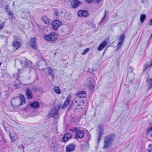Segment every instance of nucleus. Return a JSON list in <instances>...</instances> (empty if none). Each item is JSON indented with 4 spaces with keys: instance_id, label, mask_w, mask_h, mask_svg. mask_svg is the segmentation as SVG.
Returning <instances> with one entry per match:
<instances>
[{
    "instance_id": "19",
    "label": "nucleus",
    "mask_w": 152,
    "mask_h": 152,
    "mask_svg": "<svg viewBox=\"0 0 152 152\" xmlns=\"http://www.w3.org/2000/svg\"><path fill=\"white\" fill-rule=\"evenodd\" d=\"M30 106L31 108L36 109L39 107L40 105L39 102L35 101L31 103L30 104Z\"/></svg>"
},
{
    "instance_id": "17",
    "label": "nucleus",
    "mask_w": 152,
    "mask_h": 152,
    "mask_svg": "<svg viewBox=\"0 0 152 152\" xmlns=\"http://www.w3.org/2000/svg\"><path fill=\"white\" fill-rule=\"evenodd\" d=\"M75 148V145L73 144H71L66 147V152H70L73 151Z\"/></svg>"
},
{
    "instance_id": "3",
    "label": "nucleus",
    "mask_w": 152,
    "mask_h": 152,
    "mask_svg": "<svg viewBox=\"0 0 152 152\" xmlns=\"http://www.w3.org/2000/svg\"><path fill=\"white\" fill-rule=\"evenodd\" d=\"M58 35L55 32H52L48 35L44 36V39L49 41H54L56 40L58 38Z\"/></svg>"
},
{
    "instance_id": "46",
    "label": "nucleus",
    "mask_w": 152,
    "mask_h": 152,
    "mask_svg": "<svg viewBox=\"0 0 152 152\" xmlns=\"http://www.w3.org/2000/svg\"><path fill=\"white\" fill-rule=\"evenodd\" d=\"M3 5V0H0V7H1Z\"/></svg>"
},
{
    "instance_id": "58",
    "label": "nucleus",
    "mask_w": 152,
    "mask_h": 152,
    "mask_svg": "<svg viewBox=\"0 0 152 152\" xmlns=\"http://www.w3.org/2000/svg\"><path fill=\"white\" fill-rule=\"evenodd\" d=\"M89 136H90V134H89Z\"/></svg>"
},
{
    "instance_id": "43",
    "label": "nucleus",
    "mask_w": 152,
    "mask_h": 152,
    "mask_svg": "<svg viewBox=\"0 0 152 152\" xmlns=\"http://www.w3.org/2000/svg\"><path fill=\"white\" fill-rule=\"evenodd\" d=\"M101 137H101L99 136V137H98V138L97 140V143H98V144L99 143V142L101 140Z\"/></svg>"
},
{
    "instance_id": "55",
    "label": "nucleus",
    "mask_w": 152,
    "mask_h": 152,
    "mask_svg": "<svg viewBox=\"0 0 152 152\" xmlns=\"http://www.w3.org/2000/svg\"><path fill=\"white\" fill-rule=\"evenodd\" d=\"M77 105L78 106H80V104H78Z\"/></svg>"
},
{
    "instance_id": "48",
    "label": "nucleus",
    "mask_w": 152,
    "mask_h": 152,
    "mask_svg": "<svg viewBox=\"0 0 152 152\" xmlns=\"http://www.w3.org/2000/svg\"><path fill=\"white\" fill-rule=\"evenodd\" d=\"M101 1V0H96V1L97 3H99Z\"/></svg>"
},
{
    "instance_id": "36",
    "label": "nucleus",
    "mask_w": 152,
    "mask_h": 152,
    "mask_svg": "<svg viewBox=\"0 0 152 152\" xmlns=\"http://www.w3.org/2000/svg\"><path fill=\"white\" fill-rule=\"evenodd\" d=\"M64 16L66 19L68 20L70 18L71 15L69 13H66L65 14Z\"/></svg>"
},
{
    "instance_id": "26",
    "label": "nucleus",
    "mask_w": 152,
    "mask_h": 152,
    "mask_svg": "<svg viewBox=\"0 0 152 152\" xmlns=\"http://www.w3.org/2000/svg\"><path fill=\"white\" fill-rule=\"evenodd\" d=\"M10 136L11 141L14 142L16 139V136L13 134H10Z\"/></svg>"
},
{
    "instance_id": "32",
    "label": "nucleus",
    "mask_w": 152,
    "mask_h": 152,
    "mask_svg": "<svg viewBox=\"0 0 152 152\" xmlns=\"http://www.w3.org/2000/svg\"><path fill=\"white\" fill-rule=\"evenodd\" d=\"M31 89L34 93H36L37 91V88L35 85H33L30 87Z\"/></svg>"
},
{
    "instance_id": "49",
    "label": "nucleus",
    "mask_w": 152,
    "mask_h": 152,
    "mask_svg": "<svg viewBox=\"0 0 152 152\" xmlns=\"http://www.w3.org/2000/svg\"><path fill=\"white\" fill-rule=\"evenodd\" d=\"M14 86L15 87H16L17 86V84L16 83H15L14 85Z\"/></svg>"
},
{
    "instance_id": "16",
    "label": "nucleus",
    "mask_w": 152,
    "mask_h": 152,
    "mask_svg": "<svg viewBox=\"0 0 152 152\" xmlns=\"http://www.w3.org/2000/svg\"><path fill=\"white\" fill-rule=\"evenodd\" d=\"M46 69L47 70V72L48 73V75L51 76L52 80L54 81V80L55 76L53 70L50 67H48L46 68Z\"/></svg>"
},
{
    "instance_id": "11",
    "label": "nucleus",
    "mask_w": 152,
    "mask_h": 152,
    "mask_svg": "<svg viewBox=\"0 0 152 152\" xmlns=\"http://www.w3.org/2000/svg\"><path fill=\"white\" fill-rule=\"evenodd\" d=\"M84 134L85 132L84 131H79L76 133L75 137L78 140L79 138H82L84 137Z\"/></svg>"
},
{
    "instance_id": "18",
    "label": "nucleus",
    "mask_w": 152,
    "mask_h": 152,
    "mask_svg": "<svg viewBox=\"0 0 152 152\" xmlns=\"http://www.w3.org/2000/svg\"><path fill=\"white\" fill-rule=\"evenodd\" d=\"M26 96L29 99H31L33 98L32 93L30 89L27 88L26 90Z\"/></svg>"
},
{
    "instance_id": "45",
    "label": "nucleus",
    "mask_w": 152,
    "mask_h": 152,
    "mask_svg": "<svg viewBox=\"0 0 152 152\" xmlns=\"http://www.w3.org/2000/svg\"><path fill=\"white\" fill-rule=\"evenodd\" d=\"M93 1V0H86V1L89 3H91Z\"/></svg>"
},
{
    "instance_id": "10",
    "label": "nucleus",
    "mask_w": 152,
    "mask_h": 152,
    "mask_svg": "<svg viewBox=\"0 0 152 152\" xmlns=\"http://www.w3.org/2000/svg\"><path fill=\"white\" fill-rule=\"evenodd\" d=\"M37 43L36 39L34 38H31L29 42L30 45L32 48L34 50L37 49Z\"/></svg>"
},
{
    "instance_id": "37",
    "label": "nucleus",
    "mask_w": 152,
    "mask_h": 152,
    "mask_svg": "<svg viewBox=\"0 0 152 152\" xmlns=\"http://www.w3.org/2000/svg\"><path fill=\"white\" fill-rule=\"evenodd\" d=\"M18 148L20 149H23L22 152H24V146L22 145H19L18 147Z\"/></svg>"
},
{
    "instance_id": "21",
    "label": "nucleus",
    "mask_w": 152,
    "mask_h": 152,
    "mask_svg": "<svg viewBox=\"0 0 152 152\" xmlns=\"http://www.w3.org/2000/svg\"><path fill=\"white\" fill-rule=\"evenodd\" d=\"M70 99V98L69 96H68L66 97L62 106V108L63 109L65 108L66 106L69 102Z\"/></svg>"
},
{
    "instance_id": "53",
    "label": "nucleus",
    "mask_w": 152,
    "mask_h": 152,
    "mask_svg": "<svg viewBox=\"0 0 152 152\" xmlns=\"http://www.w3.org/2000/svg\"><path fill=\"white\" fill-rule=\"evenodd\" d=\"M56 52H55V53H54V56H55L56 55Z\"/></svg>"
},
{
    "instance_id": "23",
    "label": "nucleus",
    "mask_w": 152,
    "mask_h": 152,
    "mask_svg": "<svg viewBox=\"0 0 152 152\" xmlns=\"http://www.w3.org/2000/svg\"><path fill=\"white\" fill-rule=\"evenodd\" d=\"M99 129L98 135L99 136L102 137L104 132V129L101 127L100 125L99 126Z\"/></svg>"
},
{
    "instance_id": "4",
    "label": "nucleus",
    "mask_w": 152,
    "mask_h": 152,
    "mask_svg": "<svg viewBox=\"0 0 152 152\" xmlns=\"http://www.w3.org/2000/svg\"><path fill=\"white\" fill-rule=\"evenodd\" d=\"M59 108L58 107L57 109L56 108L52 109L49 112L48 114L49 118L53 117L54 118H56L58 116V112Z\"/></svg>"
},
{
    "instance_id": "7",
    "label": "nucleus",
    "mask_w": 152,
    "mask_h": 152,
    "mask_svg": "<svg viewBox=\"0 0 152 152\" xmlns=\"http://www.w3.org/2000/svg\"><path fill=\"white\" fill-rule=\"evenodd\" d=\"M61 24V22L59 20H55L52 23V25L53 29L55 30H56Z\"/></svg>"
},
{
    "instance_id": "13",
    "label": "nucleus",
    "mask_w": 152,
    "mask_h": 152,
    "mask_svg": "<svg viewBox=\"0 0 152 152\" xmlns=\"http://www.w3.org/2000/svg\"><path fill=\"white\" fill-rule=\"evenodd\" d=\"M72 136V135L69 133L66 134L62 138L61 140L63 142H66Z\"/></svg>"
},
{
    "instance_id": "50",
    "label": "nucleus",
    "mask_w": 152,
    "mask_h": 152,
    "mask_svg": "<svg viewBox=\"0 0 152 152\" xmlns=\"http://www.w3.org/2000/svg\"><path fill=\"white\" fill-rule=\"evenodd\" d=\"M148 152H152V150L148 149Z\"/></svg>"
},
{
    "instance_id": "2",
    "label": "nucleus",
    "mask_w": 152,
    "mask_h": 152,
    "mask_svg": "<svg viewBox=\"0 0 152 152\" xmlns=\"http://www.w3.org/2000/svg\"><path fill=\"white\" fill-rule=\"evenodd\" d=\"M115 135L112 133L106 136L104 138L103 149H105L110 147L114 140Z\"/></svg>"
},
{
    "instance_id": "20",
    "label": "nucleus",
    "mask_w": 152,
    "mask_h": 152,
    "mask_svg": "<svg viewBox=\"0 0 152 152\" xmlns=\"http://www.w3.org/2000/svg\"><path fill=\"white\" fill-rule=\"evenodd\" d=\"M107 44V42L106 41L104 40L103 41L98 47L97 50L98 51L101 50L102 49L104 48L106 46Z\"/></svg>"
},
{
    "instance_id": "27",
    "label": "nucleus",
    "mask_w": 152,
    "mask_h": 152,
    "mask_svg": "<svg viewBox=\"0 0 152 152\" xmlns=\"http://www.w3.org/2000/svg\"><path fill=\"white\" fill-rule=\"evenodd\" d=\"M88 87L90 90H93L94 88V85L92 83L91 80H89Z\"/></svg>"
},
{
    "instance_id": "5",
    "label": "nucleus",
    "mask_w": 152,
    "mask_h": 152,
    "mask_svg": "<svg viewBox=\"0 0 152 152\" xmlns=\"http://www.w3.org/2000/svg\"><path fill=\"white\" fill-rule=\"evenodd\" d=\"M19 61L23 67H27L30 66L31 62L28 61V60L25 58H23L19 60Z\"/></svg>"
},
{
    "instance_id": "51",
    "label": "nucleus",
    "mask_w": 152,
    "mask_h": 152,
    "mask_svg": "<svg viewBox=\"0 0 152 152\" xmlns=\"http://www.w3.org/2000/svg\"><path fill=\"white\" fill-rule=\"evenodd\" d=\"M81 102H82V103L83 104H85V102H84V100H81Z\"/></svg>"
},
{
    "instance_id": "44",
    "label": "nucleus",
    "mask_w": 152,
    "mask_h": 152,
    "mask_svg": "<svg viewBox=\"0 0 152 152\" xmlns=\"http://www.w3.org/2000/svg\"><path fill=\"white\" fill-rule=\"evenodd\" d=\"M117 16V13H115L112 16L113 18H115Z\"/></svg>"
},
{
    "instance_id": "47",
    "label": "nucleus",
    "mask_w": 152,
    "mask_h": 152,
    "mask_svg": "<svg viewBox=\"0 0 152 152\" xmlns=\"http://www.w3.org/2000/svg\"><path fill=\"white\" fill-rule=\"evenodd\" d=\"M37 90L39 91L40 92H42V89L40 87L37 88Z\"/></svg>"
},
{
    "instance_id": "6",
    "label": "nucleus",
    "mask_w": 152,
    "mask_h": 152,
    "mask_svg": "<svg viewBox=\"0 0 152 152\" xmlns=\"http://www.w3.org/2000/svg\"><path fill=\"white\" fill-rule=\"evenodd\" d=\"M128 73L127 76V78L131 80L133 78L134 74L133 72V69L132 67L130 66L128 68Z\"/></svg>"
},
{
    "instance_id": "9",
    "label": "nucleus",
    "mask_w": 152,
    "mask_h": 152,
    "mask_svg": "<svg viewBox=\"0 0 152 152\" xmlns=\"http://www.w3.org/2000/svg\"><path fill=\"white\" fill-rule=\"evenodd\" d=\"M77 15L79 17L86 18L88 16V13L87 10H80L78 12Z\"/></svg>"
},
{
    "instance_id": "35",
    "label": "nucleus",
    "mask_w": 152,
    "mask_h": 152,
    "mask_svg": "<svg viewBox=\"0 0 152 152\" xmlns=\"http://www.w3.org/2000/svg\"><path fill=\"white\" fill-rule=\"evenodd\" d=\"M54 15L56 17V18H58L59 17V15L58 14V10L56 9H54Z\"/></svg>"
},
{
    "instance_id": "33",
    "label": "nucleus",
    "mask_w": 152,
    "mask_h": 152,
    "mask_svg": "<svg viewBox=\"0 0 152 152\" xmlns=\"http://www.w3.org/2000/svg\"><path fill=\"white\" fill-rule=\"evenodd\" d=\"M7 12L8 13V15L9 16V18H12L13 16V12H11L10 10L9 11L8 10Z\"/></svg>"
},
{
    "instance_id": "40",
    "label": "nucleus",
    "mask_w": 152,
    "mask_h": 152,
    "mask_svg": "<svg viewBox=\"0 0 152 152\" xmlns=\"http://www.w3.org/2000/svg\"><path fill=\"white\" fill-rule=\"evenodd\" d=\"M9 7V6L8 5H7L5 7V9L7 12L8 10L9 11L10 10V9L8 8Z\"/></svg>"
},
{
    "instance_id": "24",
    "label": "nucleus",
    "mask_w": 152,
    "mask_h": 152,
    "mask_svg": "<svg viewBox=\"0 0 152 152\" xmlns=\"http://www.w3.org/2000/svg\"><path fill=\"white\" fill-rule=\"evenodd\" d=\"M58 145L56 144L52 143L50 147L51 149L53 151H55L57 149Z\"/></svg>"
},
{
    "instance_id": "52",
    "label": "nucleus",
    "mask_w": 152,
    "mask_h": 152,
    "mask_svg": "<svg viewBox=\"0 0 152 152\" xmlns=\"http://www.w3.org/2000/svg\"><path fill=\"white\" fill-rule=\"evenodd\" d=\"M152 146V144H149V145L148 147H151Z\"/></svg>"
},
{
    "instance_id": "14",
    "label": "nucleus",
    "mask_w": 152,
    "mask_h": 152,
    "mask_svg": "<svg viewBox=\"0 0 152 152\" xmlns=\"http://www.w3.org/2000/svg\"><path fill=\"white\" fill-rule=\"evenodd\" d=\"M12 46L13 49L16 50L20 47L21 43L18 41H15L12 42Z\"/></svg>"
},
{
    "instance_id": "31",
    "label": "nucleus",
    "mask_w": 152,
    "mask_h": 152,
    "mask_svg": "<svg viewBox=\"0 0 152 152\" xmlns=\"http://www.w3.org/2000/svg\"><path fill=\"white\" fill-rule=\"evenodd\" d=\"M146 18V15L145 14H142L140 16V20L141 23L143 22Z\"/></svg>"
},
{
    "instance_id": "25",
    "label": "nucleus",
    "mask_w": 152,
    "mask_h": 152,
    "mask_svg": "<svg viewBox=\"0 0 152 152\" xmlns=\"http://www.w3.org/2000/svg\"><path fill=\"white\" fill-rule=\"evenodd\" d=\"M147 135L149 134L152 138V126L147 130Z\"/></svg>"
},
{
    "instance_id": "54",
    "label": "nucleus",
    "mask_w": 152,
    "mask_h": 152,
    "mask_svg": "<svg viewBox=\"0 0 152 152\" xmlns=\"http://www.w3.org/2000/svg\"><path fill=\"white\" fill-rule=\"evenodd\" d=\"M77 102H78V101H77V100H75V103H77Z\"/></svg>"
},
{
    "instance_id": "57",
    "label": "nucleus",
    "mask_w": 152,
    "mask_h": 152,
    "mask_svg": "<svg viewBox=\"0 0 152 152\" xmlns=\"http://www.w3.org/2000/svg\"><path fill=\"white\" fill-rule=\"evenodd\" d=\"M80 109H83V107H81V108H80Z\"/></svg>"
},
{
    "instance_id": "22",
    "label": "nucleus",
    "mask_w": 152,
    "mask_h": 152,
    "mask_svg": "<svg viewBox=\"0 0 152 152\" xmlns=\"http://www.w3.org/2000/svg\"><path fill=\"white\" fill-rule=\"evenodd\" d=\"M152 66V63L150 62L149 63L146 64L144 66V68L143 69V71H145L148 68L151 67Z\"/></svg>"
},
{
    "instance_id": "12",
    "label": "nucleus",
    "mask_w": 152,
    "mask_h": 152,
    "mask_svg": "<svg viewBox=\"0 0 152 152\" xmlns=\"http://www.w3.org/2000/svg\"><path fill=\"white\" fill-rule=\"evenodd\" d=\"M77 97L80 98H84L87 96L86 92L84 91H80L78 92L76 94Z\"/></svg>"
},
{
    "instance_id": "15",
    "label": "nucleus",
    "mask_w": 152,
    "mask_h": 152,
    "mask_svg": "<svg viewBox=\"0 0 152 152\" xmlns=\"http://www.w3.org/2000/svg\"><path fill=\"white\" fill-rule=\"evenodd\" d=\"M80 4V1L78 0H73L71 2V5L72 7L74 8H76Z\"/></svg>"
},
{
    "instance_id": "1",
    "label": "nucleus",
    "mask_w": 152,
    "mask_h": 152,
    "mask_svg": "<svg viewBox=\"0 0 152 152\" xmlns=\"http://www.w3.org/2000/svg\"><path fill=\"white\" fill-rule=\"evenodd\" d=\"M26 102L25 99L23 95L20 94L19 96L12 99L11 101L12 105L15 107H17L23 104Z\"/></svg>"
},
{
    "instance_id": "29",
    "label": "nucleus",
    "mask_w": 152,
    "mask_h": 152,
    "mask_svg": "<svg viewBox=\"0 0 152 152\" xmlns=\"http://www.w3.org/2000/svg\"><path fill=\"white\" fill-rule=\"evenodd\" d=\"M148 89L149 90L152 88V78L148 80Z\"/></svg>"
},
{
    "instance_id": "38",
    "label": "nucleus",
    "mask_w": 152,
    "mask_h": 152,
    "mask_svg": "<svg viewBox=\"0 0 152 152\" xmlns=\"http://www.w3.org/2000/svg\"><path fill=\"white\" fill-rule=\"evenodd\" d=\"M89 50V48H86L83 51V52L81 54L83 55H85Z\"/></svg>"
},
{
    "instance_id": "8",
    "label": "nucleus",
    "mask_w": 152,
    "mask_h": 152,
    "mask_svg": "<svg viewBox=\"0 0 152 152\" xmlns=\"http://www.w3.org/2000/svg\"><path fill=\"white\" fill-rule=\"evenodd\" d=\"M125 36L123 34H121L120 35V37L118 39V42L117 45L118 48L121 47L122 45L124 43V41L125 39Z\"/></svg>"
},
{
    "instance_id": "41",
    "label": "nucleus",
    "mask_w": 152,
    "mask_h": 152,
    "mask_svg": "<svg viewBox=\"0 0 152 152\" xmlns=\"http://www.w3.org/2000/svg\"><path fill=\"white\" fill-rule=\"evenodd\" d=\"M148 24L150 26H152V18L151 19L150 21H148Z\"/></svg>"
},
{
    "instance_id": "34",
    "label": "nucleus",
    "mask_w": 152,
    "mask_h": 152,
    "mask_svg": "<svg viewBox=\"0 0 152 152\" xmlns=\"http://www.w3.org/2000/svg\"><path fill=\"white\" fill-rule=\"evenodd\" d=\"M79 129H78L77 127L72 128L69 129V130L71 131H72L74 132L77 133V132L79 130Z\"/></svg>"
},
{
    "instance_id": "30",
    "label": "nucleus",
    "mask_w": 152,
    "mask_h": 152,
    "mask_svg": "<svg viewBox=\"0 0 152 152\" xmlns=\"http://www.w3.org/2000/svg\"><path fill=\"white\" fill-rule=\"evenodd\" d=\"M54 91L57 94H60L61 93V91L58 87L55 86L54 88Z\"/></svg>"
},
{
    "instance_id": "56",
    "label": "nucleus",
    "mask_w": 152,
    "mask_h": 152,
    "mask_svg": "<svg viewBox=\"0 0 152 152\" xmlns=\"http://www.w3.org/2000/svg\"><path fill=\"white\" fill-rule=\"evenodd\" d=\"M106 50V49L104 51L103 54H104L105 53V51Z\"/></svg>"
},
{
    "instance_id": "28",
    "label": "nucleus",
    "mask_w": 152,
    "mask_h": 152,
    "mask_svg": "<svg viewBox=\"0 0 152 152\" xmlns=\"http://www.w3.org/2000/svg\"><path fill=\"white\" fill-rule=\"evenodd\" d=\"M42 20L45 23H49V20L48 17L46 16H43L42 18Z\"/></svg>"
},
{
    "instance_id": "39",
    "label": "nucleus",
    "mask_w": 152,
    "mask_h": 152,
    "mask_svg": "<svg viewBox=\"0 0 152 152\" xmlns=\"http://www.w3.org/2000/svg\"><path fill=\"white\" fill-rule=\"evenodd\" d=\"M106 13H107V11L105 10L104 11V16L102 18V20H101V21H100L101 23H102L104 22V20L105 18Z\"/></svg>"
},
{
    "instance_id": "42",
    "label": "nucleus",
    "mask_w": 152,
    "mask_h": 152,
    "mask_svg": "<svg viewBox=\"0 0 152 152\" xmlns=\"http://www.w3.org/2000/svg\"><path fill=\"white\" fill-rule=\"evenodd\" d=\"M4 26V24L3 23L1 24L0 26V31H1L3 28Z\"/></svg>"
}]
</instances>
